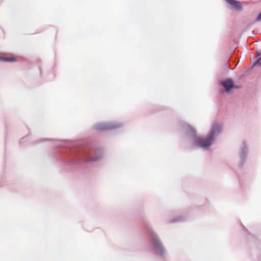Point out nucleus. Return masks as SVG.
I'll use <instances>...</instances> for the list:
<instances>
[{
    "mask_svg": "<svg viewBox=\"0 0 261 261\" xmlns=\"http://www.w3.org/2000/svg\"><path fill=\"white\" fill-rule=\"evenodd\" d=\"M257 56H259L260 55V52H257Z\"/></svg>",
    "mask_w": 261,
    "mask_h": 261,
    "instance_id": "8",
    "label": "nucleus"
},
{
    "mask_svg": "<svg viewBox=\"0 0 261 261\" xmlns=\"http://www.w3.org/2000/svg\"><path fill=\"white\" fill-rule=\"evenodd\" d=\"M151 237L153 242L155 253L158 255H163L164 252V249L156 235L155 234H152Z\"/></svg>",
    "mask_w": 261,
    "mask_h": 261,
    "instance_id": "2",
    "label": "nucleus"
},
{
    "mask_svg": "<svg viewBox=\"0 0 261 261\" xmlns=\"http://www.w3.org/2000/svg\"><path fill=\"white\" fill-rule=\"evenodd\" d=\"M223 87L226 91H229L231 89L233 88V81L230 79H228L222 83Z\"/></svg>",
    "mask_w": 261,
    "mask_h": 261,
    "instance_id": "4",
    "label": "nucleus"
},
{
    "mask_svg": "<svg viewBox=\"0 0 261 261\" xmlns=\"http://www.w3.org/2000/svg\"><path fill=\"white\" fill-rule=\"evenodd\" d=\"M97 129H103L104 128L101 126L100 125H98L96 126Z\"/></svg>",
    "mask_w": 261,
    "mask_h": 261,
    "instance_id": "7",
    "label": "nucleus"
},
{
    "mask_svg": "<svg viewBox=\"0 0 261 261\" xmlns=\"http://www.w3.org/2000/svg\"><path fill=\"white\" fill-rule=\"evenodd\" d=\"M16 60L17 57L15 56H12L9 57H0V60L4 62H13L16 61Z\"/></svg>",
    "mask_w": 261,
    "mask_h": 261,
    "instance_id": "5",
    "label": "nucleus"
},
{
    "mask_svg": "<svg viewBox=\"0 0 261 261\" xmlns=\"http://www.w3.org/2000/svg\"><path fill=\"white\" fill-rule=\"evenodd\" d=\"M254 64L261 65V58H258L255 62Z\"/></svg>",
    "mask_w": 261,
    "mask_h": 261,
    "instance_id": "6",
    "label": "nucleus"
},
{
    "mask_svg": "<svg viewBox=\"0 0 261 261\" xmlns=\"http://www.w3.org/2000/svg\"><path fill=\"white\" fill-rule=\"evenodd\" d=\"M226 2L236 10H241L242 9V5L240 2L235 0H225Z\"/></svg>",
    "mask_w": 261,
    "mask_h": 261,
    "instance_id": "3",
    "label": "nucleus"
},
{
    "mask_svg": "<svg viewBox=\"0 0 261 261\" xmlns=\"http://www.w3.org/2000/svg\"><path fill=\"white\" fill-rule=\"evenodd\" d=\"M222 129L221 126L219 124H214L210 134L206 138H196L195 140L196 145L202 148L207 147L212 144V142L214 139V135L216 133H218Z\"/></svg>",
    "mask_w": 261,
    "mask_h": 261,
    "instance_id": "1",
    "label": "nucleus"
}]
</instances>
